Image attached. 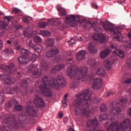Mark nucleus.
Here are the masks:
<instances>
[{
	"label": "nucleus",
	"mask_w": 131,
	"mask_h": 131,
	"mask_svg": "<svg viewBox=\"0 0 131 131\" xmlns=\"http://www.w3.org/2000/svg\"><path fill=\"white\" fill-rule=\"evenodd\" d=\"M62 106L63 108H66V107L67 106V100H63L62 101Z\"/></svg>",
	"instance_id": "obj_58"
},
{
	"label": "nucleus",
	"mask_w": 131,
	"mask_h": 131,
	"mask_svg": "<svg viewBox=\"0 0 131 131\" xmlns=\"http://www.w3.org/2000/svg\"><path fill=\"white\" fill-rule=\"evenodd\" d=\"M113 54L117 55L120 58H123L124 57V52L121 50H116L113 51Z\"/></svg>",
	"instance_id": "obj_33"
},
{
	"label": "nucleus",
	"mask_w": 131,
	"mask_h": 131,
	"mask_svg": "<svg viewBox=\"0 0 131 131\" xmlns=\"http://www.w3.org/2000/svg\"><path fill=\"white\" fill-rule=\"evenodd\" d=\"M12 19H14V17L13 16H7L4 17V19L7 20L8 22H11V20H12Z\"/></svg>",
	"instance_id": "obj_49"
},
{
	"label": "nucleus",
	"mask_w": 131,
	"mask_h": 131,
	"mask_svg": "<svg viewBox=\"0 0 131 131\" xmlns=\"http://www.w3.org/2000/svg\"><path fill=\"white\" fill-rule=\"evenodd\" d=\"M18 88H14V87H7L6 89V94H14V92H16L18 93L17 91Z\"/></svg>",
	"instance_id": "obj_28"
},
{
	"label": "nucleus",
	"mask_w": 131,
	"mask_h": 131,
	"mask_svg": "<svg viewBox=\"0 0 131 131\" xmlns=\"http://www.w3.org/2000/svg\"><path fill=\"white\" fill-rule=\"evenodd\" d=\"M20 54L21 56L28 58V56H30V52L29 50L23 49L20 51Z\"/></svg>",
	"instance_id": "obj_27"
},
{
	"label": "nucleus",
	"mask_w": 131,
	"mask_h": 131,
	"mask_svg": "<svg viewBox=\"0 0 131 131\" xmlns=\"http://www.w3.org/2000/svg\"><path fill=\"white\" fill-rule=\"evenodd\" d=\"M40 64L39 69H37L32 73V75L34 78H39L41 76V74H42V71L49 69V65L46 62L45 59L41 60Z\"/></svg>",
	"instance_id": "obj_5"
},
{
	"label": "nucleus",
	"mask_w": 131,
	"mask_h": 131,
	"mask_svg": "<svg viewBox=\"0 0 131 131\" xmlns=\"http://www.w3.org/2000/svg\"><path fill=\"white\" fill-rule=\"evenodd\" d=\"M3 123L11 125L14 129H17L18 124L17 121L15 120L14 116L10 115H5L3 117Z\"/></svg>",
	"instance_id": "obj_6"
},
{
	"label": "nucleus",
	"mask_w": 131,
	"mask_h": 131,
	"mask_svg": "<svg viewBox=\"0 0 131 131\" xmlns=\"http://www.w3.org/2000/svg\"><path fill=\"white\" fill-rule=\"evenodd\" d=\"M59 15L61 16V17H63L64 16H66V10L63 8H59L57 9Z\"/></svg>",
	"instance_id": "obj_36"
},
{
	"label": "nucleus",
	"mask_w": 131,
	"mask_h": 131,
	"mask_svg": "<svg viewBox=\"0 0 131 131\" xmlns=\"http://www.w3.org/2000/svg\"><path fill=\"white\" fill-rule=\"evenodd\" d=\"M88 49L91 54H96L98 52V49L95 47L94 44H91L88 46Z\"/></svg>",
	"instance_id": "obj_26"
},
{
	"label": "nucleus",
	"mask_w": 131,
	"mask_h": 131,
	"mask_svg": "<svg viewBox=\"0 0 131 131\" xmlns=\"http://www.w3.org/2000/svg\"><path fill=\"white\" fill-rule=\"evenodd\" d=\"M88 70L89 68L86 67L75 68L73 66H70L66 70V73L72 79H82V81H86ZM83 78L85 80H83Z\"/></svg>",
	"instance_id": "obj_1"
},
{
	"label": "nucleus",
	"mask_w": 131,
	"mask_h": 131,
	"mask_svg": "<svg viewBox=\"0 0 131 131\" xmlns=\"http://www.w3.org/2000/svg\"><path fill=\"white\" fill-rule=\"evenodd\" d=\"M23 22L25 23H29V19L28 18H24L23 19Z\"/></svg>",
	"instance_id": "obj_62"
},
{
	"label": "nucleus",
	"mask_w": 131,
	"mask_h": 131,
	"mask_svg": "<svg viewBox=\"0 0 131 131\" xmlns=\"http://www.w3.org/2000/svg\"><path fill=\"white\" fill-rule=\"evenodd\" d=\"M112 50L109 48H106L100 53V57L102 59H105L106 57L108 56V55L111 53Z\"/></svg>",
	"instance_id": "obj_21"
},
{
	"label": "nucleus",
	"mask_w": 131,
	"mask_h": 131,
	"mask_svg": "<svg viewBox=\"0 0 131 131\" xmlns=\"http://www.w3.org/2000/svg\"><path fill=\"white\" fill-rule=\"evenodd\" d=\"M7 26H8V24L6 23V21L3 20L0 21V27H1L2 29H6Z\"/></svg>",
	"instance_id": "obj_43"
},
{
	"label": "nucleus",
	"mask_w": 131,
	"mask_h": 131,
	"mask_svg": "<svg viewBox=\"0 0 131 131\" xmlns=\"http://www.w3.org/2000/svg\"><path fill=\"white\" fill-rule=\"evenodd\" d=\"M48 22H50V24L57 26V25H60L62 21L60 20L59 18H52L50 19Z\"/></svg>",
	"instance_id": "obj_22"
},
{
	"label": "nucleus",
	"mask_w": 131,
	"mask_h": 131,
	"mask_svg": "<svg viewBox=\"0 0 131 131\" xmlns=\"http://www.w3.org/2000/svg\"><path fill=\"white\" fill-rule=\"evenodd\" d=\"M101 101H102V99L99 98H94L93 100V102L95 104L99 103V102H101Z\"/></svg>",
	"instance_id": "obj_56"
},
{
	"label": "nucleus",
	"mask_w": 131,
	"mask_h": 131,
	"mask_svg": "<svg viewBox=\"0 0 131 131\" xmlns=\"http://www.w3.org/2000/svg\"><path fill=\"white\" fill-rule=\"evenodd\" d=\"M17 61L19 64L21 65H27L28 63V57H26V56H19Z\"/></svg>",
	"instance_id": "obj_18"
},
{
	"label": "nucleus",
	"mask_w": 131,
	"mask_h": 131,
	"mask_svg": "<svg viewBox=\"0 0 131 131\" xmlns=\"http://www.w3.org/2000/svg\"><path fill=\"white\" fill-rule=\"evenodd\" d=\"M102 26L106 31H111L113 34H119L120 29L118 28H114L113 25L110 23H103Z\"/></svg>",
	"instance_id": "obj_7"
},
{
	"label": "nucleus",
	"mask_w": 131,
	"mask_h": 131,
	"mask_svg": "<svg viewBox=\"0 0 131 131\" xmlns=\"http://www.w3.org/2000/svg\"><path fill=\"white\" fill-rule=\"evenodd\" d=\"M11 52H13V51H10V50H9V48H6L4 50V53H5L6 55H9V54H11Z\"/></svg>",
	"instance_id": "obj_53"
},
{
	"label": "nucleus",
	"mask_w": 131,
	"mask_h": 131,
	"mask_svg": "<svg viewBox=\"0 0 131 131\" xmlns=\"http://www.w3.org/2000/svg\"><path fill=\"white\" fill-rule=\"evenodd\" d=\"M86 108L82 107V106H76V108L75 109V115H81L82 114H84L86 112L87 110H89V104L88 102L85 105Z\"/></svg>",
	"instance_id": "obj_13"
},
{
	"label": "nucleus",
	"mask_w": 131,
	"mask_h": 131,
	"mask_svg": "<svg viewBox=\"0 0 131 131\" xmlns=\"http://www.w3.org/2000/svg\"><path fill=\"white\" fill-rule=\"evenodd\" d=\"M35 104L38 105V107L42 109L46 107V103H45V100L41 97H37L35 98Z\"/></svg>",
	"instance_id": "obj_15"
},
{
	"label": "nucleus",
	"mask_w": 131,
	"mask_h": 131,
	"mask_svg": "<svg viewBox=\"0 0 131 131\" xmlns=\"http://www.w3.org/2000/svg\"><path fill=\"white\" fill-rule=\"evenodd\" d=\"M126 0H118V3L121 4L122 6H124L125 4Z\"/></svg>",
	"instance_id": "obj_57"
},
{
	"label": "nucleus",
	"mask_w": 131,
	"mask_h": 131,
	"mask_svg": "<svg viewBox=\"0 0 131 131\" xmlns=\"http://www.w3.org/2000/svg\"><path fill=\"white\" fill-rule=\"evenodd\" d=\"M64 68H65V64L63 63L55 66L52 68V72L56 73L57 71H61V70H63Z\"/></svg>",
	"instance_id": "obj_19"
},
{
	"label": "nucleus",
	"mask_w": 131,
	"mask_h": 131,
	"mask_svg": "<svg viewBox=\"0 0 131 131\" xmlns=\"http://www.w3.org/2000/svg\"><path fill=\"white\" fill-rule=\"evenodd\" d=\"M87 63L88 64H89V65H90L91 67H92V68H95L97 64V62L96 61V59H93V58H90L89 59H88Z\"/></svg>",
	"instance_id": "obj_31"
},
{
	"label": "nucleus",
	"mask_w": 131,
	"mask_h": 131,
	"mask_svg": "<svg viewBox=\"0 0 131 131\" xmlns=\"http://www.w3.org/2000/svg\"><path fill=\"white\" fill-rule=\"evenodd\" d=\"M30 55H32L30 58L31 61L33 62H35L37 59V55H36V54H32V53H30Z\"/></svg>",
	"instance_id": "obj_45"
},
{
	"label": "nucleus",
	"mask_w": 131,
	"mask_h": 131,
	"mask_svg": "<svg viewBox=\"0 0 131 131\" xmlns=\"http://www.w3.org/2000/svg\"><path fill=\"white\" fill-rule=\"evenodd\" d=\"M104 65L107 69H108L109 70L111 69V67H112L111 62L110 60H105L104 61Z\"/></svg>",
	"instance_id": "obj_37"
},
{
	"label": "nucleus",
	"mask_w": 131,
	"mask_h": 131,
	"mask_svg": "<svg viewBox=\"0 0 131 131\" xmlns=\"http://www.w3.org/2000/svg\"><path fill=\"white\" fill-rule=\"evenodd\" d=\"M77 98L74 101V105L76 107H83L85 102H88L91 100V95L90 91L86 90L82 93H80L76 95Z\"/></svg>",
	"instance_id": "obj_3"
},
{
	"label": "nucleus",
	"mask_w": 131,
	"mask_h": 131,
	"mask_svg": "<svg viewBox=\"0 0 131 131\" xmlns=\"http://www.w3.org/2000/svg\"><path fill=\"white\" fill-rule=\"evenodd\" d=\"M14 67H15L14 63H11L9 66H6L5 64L1 65V69L4 70L6 72H8V74H15V72H17L18 69L16 68L13 69Z\"/></svg>",
	"instance_id": "obj_9"
},
{
	"label": "nucleus",
	"mask_w": 131,
	"mask_h": 131,
	"mask_svg": "<svg viewBox=\"0 0 131 131\" xmlns=\"http://www.w3.org/2000/svg\"><path fill=\"white\" fill-rule=\"evenodd\" d=\"M117 127V124L116 123H114L111 124L107 128V131H115L116 130Z\"/></svg>",
	"instance_id": "obj_32"
},
{
	"label": "nucleus",
	"mask_w": 131,
	"mask_h": 131,
	"mask_svg": "<svg viewBox=\"0 0 131 131\" xmlns=\"http://www.w3.org/2000/svg\"><path fill=\"white\" fill-rule=\"evenodd\" d=\"M107 119H108V115L106 114H103L99 116L100 121H102V120H107Z\"/></svg>",
	"instance_id": "obj_40"
},
{
	"label": "nucleus",
	"mask_w": 131,
	"mask_h": 131,
	"mask_svg": "<svg viewBox=\"0 0 131 131\" xmlns=\"http://www.w3.org/2000/svg\"><path fill=\"white\" fill-rule=\"evenodd\" d=\"M12 13H15V14H17L20 12V10L18 8H15L12 11Z\"/></svg>",
	"instance_id": "obj_59"
},
{
	"label": "nucleus",
	"mask_w": 131,
	"mask_h": 131,
	"mask_svg": "<svg viewBox=\"0 0 131 131\" xmlns=\"http://www.w3.org/2000/svg\"><path fill=\"white\" fill-rule=\"evenodd\" d=\"M96 74H97L100 77H104L106 75V72L102 67L98 68L96 71Z\"/></svg>",
	"instance_id": "obj_25"
},
{
	"label": "nucleus",
	"mask_w": 131,
	"mask_h": 131,
	"mask_svg": "<svg viewBox=\"0 0 131 131\" xmlns=\"http://www.w3.org/2000/svg\"><path fill=\"white\" fill-rule=\"evenodd\" d=\"M41 34L43 36H51V32L49 31L42 30L41 31Z\"/></svg>",
	"instance_id": "obj_41"
},
{
	"label": "nucleus",
	"mask_w": 131,
	"mask_h": 131,
	"mask_svg": "<svg viewBox=\"0 0 131 131\" xmlns=\"http://www.w3.org/2000/svg\"><path fill=\"white\" fill-rule=\"evenodd\" d=\"M18 104H19V101H17L15 99H12L8 102L7 107L8 108H12V107H14V108H15V106L16 105H18Z\"/></svg>",
	"instance_id": "obj_24"
},
{
	"label": "nucleus",
	"mask_w": 131,
	"mask_h": 131,
	"mask_svg": "<svg viewBox=\"0 0 131 131\" xmlns=\"http://www.w3.org/2000/svg\"><path fill=\"white\" fill-rule=\"evenodd\" d=\"M125 84H129L131 83V78H127L124 82Z\"/></svg>",
	"instance_id": "obj_55"
},
{
	"label": "nucleus",
	"mask_w": 131,
	"mask_h": 131,
	"mask_svg": "<svg viewBox=\"0 0 131 131\" xmlns=\"http://www.w3.org/2000/svg\"><path fill=\"white\" fill-rule=\"evenodd\" d=\"M1 130L2 131H8L9 130V127L8 126L4 125L1 127Z\"/></svg>",
	"instance_id": "obj_52"
},
{
	"label": "nucleus",
	"mask_w": 131,
	"mask_h": 131,
	"mask_svg": "<svg viewBox=\"0 0 131 131\" xmlns=\"http://www.w3.org/2000/svg\"><path fill=\"white\" fill-rule=\"evenodd\" d=\"M92 7L94 9H98V6L95 3L92 4Z\"/></svg>",
	"instance_id": "obj_64"
},
{
	"label": "nucleus",
	"mask_w": 131,
	"mask_h": 131,
	"mask_svg": "<svg viewBox=\"0 0 131 131\" xmlns=\"http://www.w3.org/2000/svg\"><path fill=\"white\" fill-rule=\"evenodd\" d=\"M70 86L71 89H76V88H77V86H78V82L76 83L75 82H73L70 84Z\"/></svg>",
	"instance_id": "obj_50"
},
{
	"label": "nucleus",
	"mask_w": 131,
	"mask_h": 131,
	"mask_svg": "<svg viewBox=\"0 0 131 131\" xmlns=\"http://www.w3.org/2000/svg\"><path fill=\"white\" fill-rule=\"evenodd\" d=\"M84 19H82L79 16H76L74 15L70 14L67 15L65 18V22L67 24H70L71 27L77 26V23L82 24L84 22Z\"/></svg>",
	"instance_id": "obj_4"
},
{
	"label": "nucleus",
	"mask_w": 131,
	"mask_h": 131,
	"mask_svg": "<svg viewBox=\"0 0 131 131\" xmlns=\"http://www.w3.org/2000/svg\"><path fill=\"white\" fill-rule=\"evenodd\" d=\"M97 38L95 37V35L93 36V38L94 40H97L100 43H104L106 40V37L103 35H99L97 36Z\"/></svg>",
	"instance_id": "obj_20"
},
{
	"label": "nucleus",
	"mask_w": 131,
	"mask_h": 131,
	"mask_svg": "<svg viewBox=\"0 0 131 131\" xmlns=\"http://www.w3.org/2000/svg\"><path fill=\"white\" fill-rule=\"evenodd\" d=\"M43 84L46 85H50L54 90H59L60 86L61 88H65L67 84L65 78L62 76H59L57 79L52 78L49 80L48 76H45L42 78Z\"/></svg>",
	"instance_id": "obj_2"
},
{
	"label": "nucleus",
	"mask_w": 131,
	"mask_h": 131,
	"mask_svg": "<svg viewBox=\"0 0 131 131\" xmlns=\"http://www.w3.org/2000/svg\"><path fill=\"white\" fill-rule=\"evenodd\" d=\"M120 111H121V108L119 107H113L112 110L110 112V115L115 116V115L118 114Z\"/></svg>",
	"instance_id": "obj_23"
},
{
	"label": "nucleus",
	"mask_w": 131,
	"mask_h": 131,
	"mask_svg": "<svg viewBox=\"0 0 131 131\" xmlns=\"http://www.w3.org/2000/svg\"><path fill=\"white\" fill-rule=\"evenodd\" d=\"M38 26L39 28H46L47 27V24L45 22H41L38 24Z\"/></svg>",
	"instance_id": "obj_48"
},
{
	"label": "nucleus",
	"mask_w": 131,
	"mask_h": 131,
	"mask_svg": "<svg viewBox=\"0 0 131 131\" xmlns=\"http://www.w3.org/2000/svg\"><path fill=\"white\" fill-rule=\"evenodd\" d=\"M34 41L36 43H40L42 42V39L40 37L36 36L34 37Z\"/></svg>",
	"instance_id": "obj_39"
},
{
	"label": "nucleus",
	"mask_w": 131,
	"mask_h": 131,
	"mask_svg": "<svg viewBox=\"0 0 131 131\" xmlns=\"http://www.w3.org/2000/svg\"><path fill=\"white\" fill-rule=\"evenodd\" d=\"M29 72H34L37 69V65L34 64H30L27 68Z\"/></svg>",
	"instance_id": "obj_34"
},
{
	"label": "nucleus",
	"mask_w": 131,
	"mask_h": 131,
	"mask_svg": "<svg viewBox=\"0 0 131 131\" xmlns=\"http://www.w3.org/2000/svg\"><path fill=\"white\" fill-rule=\"evenodd\" d=\"M42 49H43V48L42 47V46H41V45L37 44L36 45V46L34 48V50L37 53H41L42 51Z\"/></svg>",
	"instance_id": "obj_35"
},
{
	"label": "nucleus",
	"mask_w": 131,
	"mask_h": 131,
	"mask_svg": "<svg viewBox=\"0 0 131 131\" xmlns=\"http://www.w3.org/2000/svg\"><path fill=\"white\" fill-rule=\"evenodd\" d=\"M46 45L47 47H53L55 45V39L54 38H48L46 41Z\"/></svg>",
	"instance_id": "obj_29"
},
{
	"label": "nucleus",
	"mask_w": 131,
	"mask_h": 131,
	"mask_svg": "<svg viewBox=\"0 0 131 131\" xmlns=\"http://www.w3.org/2000/svg\"><path fill=\"white\" fill-rule=\"evenodd\" d=\"M121 103H126L127 102V99L124 98L120 100Z\"/></svg>",
	"instance_id": "obj_61"
},
{
	"label": "nucleus",
	"mask_w": 131,
	"mask_h": 131,
	"mask_svg": "<svg viewBox=\"0 0 131 131\" xmlns=\"http://www.w3.org/2000/svg\"><path fill=\"white\" fill-rule=\"evenodd\" d=\"M114 92L113 91H110L107 93V96H110V95H114Z\"/></svg>",
	"instance_id": "obj_63"
},
{
	"label": "nucleus",
	"mask_w": 131,
	"mask_h": 131,
	"mask_svg": "<svg viewBox=\"0 0 131 131\" xmlns=\"http://www.w3.org/2000/svg\"><path fill=\"white\" fill-rule=\"evenodd\" d=\"M95 25H96L95 23H92V22L88 21L85 22L83 26V28L85 29L86 28H88V27H89L90 28H92V27H95Z\"/></svg>",
	"instance_id": "obj_30"
},
{
	"label": "nucleus",
	"mask_w": 131,
	"mask_h": 131,
	"mask_svg": "<svg viewBox=\"0 0 131 131\" xmlns=\"http://www.w3.org/2000/svg\"><path fill=\"white\" fill-rule=\"evenodd\" d=\"M130 125V120L129 119H126L122 122L119 126L117 125V127L116 128V131H124L128 126Z\"/></svg>",
	"instance_id": "obj_11"
},
{
	"label": "nucleus",
	"mask_w": 131,
	"mask_h": 131,
	"mask_svg": "<svg viewBox=\"0 0 131 131\" xmlns=\"http://www.w3.org/2000/svg\"><path fill=\"white\" fill-rule=\"evenodd\" d=\"M49 86H51V85L42 84L39 86V89L40 91H41V93L45 97L51 98V97L53 96V93Z\"/></svg>",
	"instance_id": "obj_8"
},
{
	"label": "nucleus",
	"mask_w": 131,
	"mask_h": 131,
	"mask_svg": "<svg viewBox=\"0 0 131 131\" xmlns=\"http://www.w3.org/2000/svg\"><path fill=\"white\" fill-rule=\"evenodd\" d=\"M102 79L99 78H96L93 82V88L94 90H99V89L102 88Z\"/></svg>",
	"instance_id": "obj_16"
},
{
	"label": "nucleus",
	"mask_w": 131,
	"mask_h": 131,
	"mask_svg": "<svg viewBox=\"0 0 131 131\" xmlns=\"http://www.w3.org/2000/svg\"><path fill=\"white\" fill-rule=\"evenodd\" d=\"M27 113L32 117H36L37 116V112L33 106L28 105L26 109Z\"/></svg>",
	"instance_id": "obj_14"
},
{
	"label": "nucleus",
	"mask_w": 131,
	"mask_h": 131,
	"mask_svg": "<svg viewBox=\"0 0 131 131\" xmlns=\"http://www.w3.org/2000/svg\"><path fill=\"white\" fill-rule=\"evenodd\" d=\"M14 109L16 111H23V106L19 104H16L14 106Z\"/></svg>",
	"instance_id": "obj_44"
},
{
	"label": "nucleus",
	"mask_w": 131,
	"mask_h": 131,
	"mask_svg": "<svg viewBox=\"0 0 131 131\" xmlns=\"http://www.w3.org/2000/svg\"><path fill=\"white\" fill-rule=\"evenodd\" d=\"M51 50L52 51V53L54 56L55 55H57V54H59V53H60V50L58 49H53Z\"/></svg>",
	"instance_id": "obj_54"
},
{
	"label": "nucleus",
	"mask_w": 131,
	"mask_h": 131,
	"mask_svg": "<svg viewBox=\"0 0 131 131\" xmlns=\"http://www.w3.org/2000/svg\"><path fill=\"white\" fill-rule=\"evenodd\" d=\"M126 63L129 68H131V57L127 59Z\"/></svg>",
	"instance_id": "obj_51"
},
{
	"label": "nucleus",
	"mask_w": 131,
	"mask_h": 131,
	"mask_svg": "<svg viewBox=\"0 0 131 131\" xmlns=\"http://www.w3.org/2000/svg\"><path fill=\"white\" fill-rule=\"evenodd\" d=\"M29 79L27 78L24 79L23 81H21L20 83V86H21L22 89H24V93L25 95H28V94H31L32 91L31 89L28 88V85H29Z\"/></svg>",
	"instance_id": "obj_10"
},
{
	"label": "nucleus",
	"mask_w": 131,
	"mask_h": 131,
	"mask_svg": "<svg viewBox=\"0 0 131 131\" xmlns=\"http://www.w3.org/2000/svg\"><path fill=\"white\" fill-rule=\"evenodd\" d=\"M73 62V58H70L67 59V64H71Z\"/></svg>",
	"instance_id": "obj_60"
},
{
	"label": "nucleus",
	"mask_w": 131,
	"mask_h": 131,
	"mask_svg": "<svg viewBox=\"0 0 131 131\" xmlns=\"http://www.w3.org/2000/svg\"><path fill=\"white\" fill-rule=\"evenodd\" d=\"M30 28H27L24 31V35L26 37H30Z\"/></svg>",
	"instance_id": "obj_38"
},
{
	"label": "nucleus",
	"mask_w": 131,
	"mask_h": 131,
	"mask_svg": "<svg viewBox=\"0 0 131 131\" xmlns=\"http://www.w3.org/2000/svg\"><path fill=\"white\" fill-rule=\"evenodd\" d=\"M1 78L7 84H13L16 80L9 74H3L1 75Z\"/></svg>",
	"instance_id": "obj_12"
},
{
	"label": "nucleus",
	"mask_w": 131,
	"mask_h": 131,
	"mask_svg": "<svg viewBox=\"0 0 131 131\" xmlns=\"http://www.w3.org/2000/svg\"><path fill=\"white\" fill-rule=\"evenodd\" d=\"M85 51L84 50H81L79 51L78 53L76 55V58L79 61H81L82 60H84L85 59Z\"/></svg>",
	"instance_id": "obj_17"
},
{
	"label": "nucleus",
	"mask_w": 131,
	"mask_h": 131,
	"mask_svg": "<svg viewBox=\"0 0 131 131\" xmlns=\"http://www.w3.org/2000/svg\"><path fill=\"white\" fill-rule=\"evenodd\" d=\"M54 53L52 50L48 51L46 54V57L47 58H52V57H54Z\"/></svg>",
	"instance_id": "obj_42"
},
{
	"label": "nucleus",
	"mask_w": 131,
	"mask_h": 131,
	"mask_svg": "<svg viewBox=\"0 0 131 131\" xmlns=\"http://www.w3.org/2000/svg\"><path fill=\"white\" fill-rule=\"evenodd\" d=\"M107 111V106L106 104H102L100 106V111L101 112H105Z\"/></svg>",
	"instance_id": "obj_46"
},
{
	"label": "nucleus",
	"mask_w": 131,
	"mask_h": 131,
	"mask_svg": "<svg viewBox=\"0 0 131 131\" xmlns=\"http://www.w3.org/2000/svg\"><path fill=\"white\" fill-rule=\"evenodd\" d=\"M28 46L30 49H33V50H34V48L36 46V45L33 44V43L32 42V40H30L29 42Z\"/></svg>",
	"instance_id": "obj_47"
}]
</instances>
